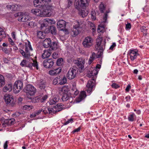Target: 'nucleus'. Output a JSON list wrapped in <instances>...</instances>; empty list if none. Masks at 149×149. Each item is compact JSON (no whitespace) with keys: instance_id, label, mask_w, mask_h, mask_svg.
Listing matches in <instances>:
<instances>
[{"instance_id":"24","label":"nucleus","mask_w":149,"mask_h":149,"mask_svg":"<svg viewBox=\"0 0 149 149\" xmlns=\"http://www.w3.org/2000/svg\"><path fill=\"white\" fill-rule=\"evenodd\" d=\"M12 86L11 84H6L3 89V92H6L7 91H10L12 89Z\"/></svg>"},{"instance_id":"32","label":"nucleus","mask_w":149,"mask_h":149,"mask_svg":"<svg viewBox=\"0 0 149 149\" xmlns=\"http://www.w3.org/2000/svg\"><path fill=\"white\" fill-rule=\"evenodd\" d=\"M59 100L58 97H55L52 99L49 102V104L50 105H53L55 104Z\"/></svg>"},{"instance_id":"60","label":"nucleus","mask_w":149,"mask_h":149,"mask_svg":"<svg viewBox=\"0 0 149 149\" xmlns=\"http://www.w3.org/2000/svg\"><path fill=\"white\" fill-rule=\"evenodd\" d=\"M111 86L112 88H117L119 87V86H118V85L115 83L113 84H112Z\"/></svg>"},{"instance_id":"3","label":"nucleus","mask_w":149,"mask_h":149,"mask_svg":"<svg viewBox=\"0 0 149 149\" xmlns=\"http://www.w3.org/2000/svg\"><path fill=\"white\" fill-rule=\"evenodd\" d=\"M103 39L102 37H99L96 40V44L95 45V48L97 50L100 51V54L97 55V57H100L101 54H102V52L103 50V47L104 45L103 43H102V42Z\"/></svg>"},{"instance_id":"54","label":"nucleus","mask_w":149,"mask_h":149,"mask_svg":"<svg viewBox=\"0 0 149 149\" xmlns=\"http://www.w3.org/2000/svg\"><path fill=\"white\" fill-rule=\"evenodd\" d=\"M95 75V73L93 74V72L92 71H91V72H90V73H88L86 76L87 77L90 78L92 76H94V75Z\"/></svg>"},{"instance_id":"50","label":"nucleus","mask_w":149,"mask_h":149,"mask_svg":"<svg viewBox=\"0 0 149 149\" xmlns=\"http://www.w3.org/2000/svg\"><path fill=\"white\" fill-rule=\"evenodd\" d=\"M44 33H48L50 32V27H49L47 28L46 27L44 29Z\"/></svg>"},{"instance_id":"1","label":"nucleus","mask_w":149,"mask_h":149,"mask_svg":"<svg viewBox=\"0 0 149 149\" xmlns=\"http://www.w3.org/2000/svg\"><path fill=\"white\" fill-rule=\"evenodd\" d=\"M24 92L26 93L27 97L30 99H31V97L29 96L35 95L36 93V90L34 86L30 84L27 85L25 88L24 89Z\"/></svg>"},{"instance_id":"63","label":"nucleus","mask_w":149,"mask_h":149,"mask_svg":"<svg viewBox=\"0 0 149 149\" xmlns=\"http://www.w3.org/2000/svg\"><path fill=\"white\" fill-rule=\"evenodd\" d=\"M11 36L12 38L16 40V33L15 32H12L11 33Z\"/></svg>"},{"instance_id":"30","label":"nucleus","mask_w":149,"mask_h":149,"mask_svg":"<svg viewBox=\"0 0 149 149\" xmlns=\"http://www.w3.org/2000/svg\"><path fill=\"white\" fill-rule=\"evenodd\" d=\"M44 22H47V23L50 24H53L55 23V21L53 19L46 18L44 19Z\"/></svg>"},{"instance_id":"40","label":"nucleus","mask_w":149,"mask_h":149,"mask_svg":"<svg viewBox=\"0 0 149 149\" xmlns=\"http://www.w3.org/2000/svg\"><path fill=\"white\" fill-rule=\"evenodd\" d=\"M69 98V96L67 94H64L62 97V99L63 101H66Z\"/></svg>"},{"instance_id":"38","label":"nucleus","mask_w":149,"mask_h":149,"mask_svg":"<svg viewBox=\"0 0 149 149\" xmlns=\"http://www.w3.org/2000/svg\"><path fill=\"white\" fill-rule=\"evenodd\" d=\"M60 81L58 83V84L61 85H64L66 83L67 81V79L65 77H64L61 80H60Z\"/></svg>"},{"instance_id":"36","label":"nucleus","mask_w":149,"mask_h":149,"mask_svg":"<svg viewBox=\"0 0 149 149\" xmlns=\"http://www.w3.org/2000/svg\"><path fill=\"white\" fill-rule=\"evenodd\" d=\"M31 102L33 103H36L40 101V97L39 96L35 97L33 99H31Z\"/></svg>"},{"instance_id":"41","label":"nucleus","mask_w":149,"mask_h":149,"mask_svg":"<svg viewBox=\"0 0 149 149\" xmlns=\"http://www.w3.org/2000/svg\"><path fill=\"white\" fill-rule=\"evenodd\" d=\"M33 107L32 105H25L23 107L24 109L27 110H30L33 109Z\"/></svg>"},{"instance_id":"25","label":"nucleus","mask_w":149,"mask_h":149,"mask_svg":"<svg viewBox=\"0 0 149 149\" xmlns=\"http://www.w3.org/2000/svg\"><path fill=\"white\" fill-rule=\"evenodd\" d=\"M38 83L39 84V87L41 89H44L45 88V80L40 79L38 81Z\"/></svg>"},{"instance_id":"28","label":"nucleus","mask_w":149,"mask_h":149,"mask_svg":"<svg viewBox=\"0 0 149 149\" xmlns=\"http://www.w3.org/2000/svg\"><path fill=\"white\" fill-rule=\"evenodd\" d=\"M38 37L40 39H43L45 36V33L42 31H38L37 32Z\"/></svg>"},{"instance_id":"46","label":"nucleus","mask_w":149,"mask_h":149,"mask_svg":"<svg viewBox=\"0 0 149 149\" xmlns=\"http://www.w3.org/2000/svg\"><path fill=\"white\" fill-rule=\"evenodd\" d=\"M15 120V119L13 118L8 120H7L8 124L9 125L13 124L14 123Z\"/></svg>"},{"instance_id":"16","label":"nucleus","mask_w":149,"mask_h":149,"mask_svg":"<svg viewBox=\"0 0 149 149\" xmlns=\"http://www.w3.org/2000/svg\"><path fill=\"white\" fill-rule=\"evenodd\" d=\"M80 9H78L79 10V14L82 17H84L88 15V12L87 9H84V8L81 10Z\"/></svg>"},{"instance_id":"58","label":"nucleus","mask_w":149,"mask_h":149,"mask_svg":"<svg viewBox=\"0 0 149 149\" xmlns=\"http://www.w3.org/2000/svg\"><path fill=\"white\" fill-rule=\"evenodd\" d=\"M34 23L32 21H31L30 22H28V25L30 27H33L34 26Z\"/></svg>"},{"instance_id":"37","label":"nucleus","mask_w":149,"mask_h":149,"mask_svg":"<svg viewBox=\"0 0 149 149\" xmlns=\"http://www.w3.org/2000/svg\"><path fill=\"white\" fill-rule=\"evenodd\" d=\"M19 52L25 58H29V55L28 54L26 53L22 49H20Z\"/></svg>"},{"instance_id":"10","label":"nucleus","mask_w":149,"mask_h":149,"mask_svg":"<svg viewBox=\"0 0 149 149\" xmlns=\"http://www.w3.org/2000/svg\"><path fill=\"white\" fill-rule=\"evenodd\" d=\"M95 80L94 79H90L86 85V90L88 93H90L92 92V89L94 86Z\"/></svg>"},{"instance_id":"26","label":"nucleus","mask_w":149,"mask_h":149,"mask_svg":"<svg viewBox=\"0 0 149 149\" xmlns=\"http://www.w3.org/2000/svg\"><path fill=\"white\" fill-rule=\"evenodd\" d=\"M51 49L53 50H56L58 48V45L56 42H51L50 46Z\"/></svg>"},{"instance_id":"33","label":"nucleus","mask_w":149,"mask_h":149,"mask_svg":"<svg viewBox=\"0 0 149 149\" xmlns=\"http://www.w3.org/2000/svg\"><path fill=\"white\" fill-rule=\"evenodd\" d=\"M50 33L54 34H55L56 33V29L55 26H51L50 27Z\"/></svg>"},{"instance_id":"31","label":"nucleus","mask_w":149,"mask_h":149,"mask_svg":"<svg viewBox=\"0 0 149 149\" xmlns=\"http://www.w3.org/2000/svg\"><path fill=\"white\" fill-rule=\"evenodd\" d=\"M20 6L19 5H17V4L14 5H12L11 10H19L20 9Z\"/></svg>"},{"instance_id":"13","label":"nucleus","mask_w":149,"mask_h":149,"mask_svg":"<svg viewBox=\"0 0 149 149\" xmlns=\"http://www.w3.org/2000/svg\"><path fill=\"white\" fill-rule=\"evenodd\" d=\"M57 26L60 28V30L63 31L65 29L66 22L63 20L59 21L57 23Z\"/></svg>"},{"instance_id":"49","label":"nucleus","mask_w":149,"mask_h":149,"mask_svg":"<svg viewBox=\"0 0 149 149\" xmlns=\"http://www.w3.org/2000/svg\"><path fill=\"white\" fill-rule=\"evenodd\" d=\"M61 70L62 69L61 67L58 68L54 69L55 72H56V75L60 73L61 71Z\"/></svg>"},{"instance_id":"17","label":"nucleus","mask_w":149,"mask_h":149,"mask_svg":"<svg viewBox=\"0 0 149 149\" xmlns=\"http://www.w3.org/2000/svg\"><path fill=\"white\" fill-rule=\"evenodd\" d=\"M84 60L81 58H79L75 61V63L77 65L79 68L82 69L84 68L83 65Z\"/></svg>"},{"instance_id":"44","label":"nucleus","mask_w":149,"mask_h":149,"mask_svg":"<svg viewBox=\"0 0 149 149\" xmlns=\"http://www.w3.org/2000/svg\"><path fill=\"white\" fill-rule=\"evenodd\" d=\"M60 79L59 78L56 77L54 79L53 81V83L54 85H57L58 83V81H60Z\"/></svg>"},{"instance_id":"21","label":"nucleus","mask_w":149,"mask_h":149,"mask_svg":"<svg viewBox=\"0 0 149 149\" xmlns=\"http://www.w3.org/2000/svg\"><path fill=\"white\" fill-rule=\"evenodd\" d=\"M63 105L61 103H58L55 106L53 107V108L55 109L54 112L56 113L59 112L62 110Z\"/></svg>"},{"instance_id":"20","label":"nucleus","mask_w":149,"mask_h":149,"mask_svg":"<svg viewBox=\"0 0 149 149\" xmlns=\"http://www.w3.org/2000/svg\"><path fill=\"white\" fill-rule=\"evenodd\" d=\"M86 93L84 91H82L80 93V94L78 97L76 98V101L77 102H81L83 99L86 97Z\"/></svg>"},{"instance_id":"34","label":"nucleus","mask_w":149,"mask_h":149,"mask_svg":"<svg viewBox=\"0 0 149 149\" xmlns=\"http://www.w3.org/2000/svg\"><path fill=\"white\" fill-rule=\"evenodd\" d=\"M95 56V54L94 52H93L92 53V54L89 60L88 63L89 64H91L92 62H93V60L94 59Z\"/></svg>"},{"instance_id":"62","label":"nucleus","mask_w":149,"mask_h":149,"mask_svg":"<svg viewBox=\"0 0 149 149\" xmlns=\"http://www.w3.org/2000/svg\"><path fill=\"white\" fill-rule=\"evenodd\" d=\"M131 27V25L130 23H128L126 25V29H130Z\"/></svg>"},{"instance_id":"35","label":"nucleus","mask_w":149,"mask_h":149,"mask_svg":"<svg viewBox=\"0 0 149 149\" xmlns=\"http://www.w3.org/2000/svg\"><path fill=\"white\" fill-rule=\"evenodd\" d=\"M30 65H31V68H29L30 69H31L32 68V66H33L35 67H36L37 70L38 69V64L37 61H33V63L31 62L30 63Z\"/></svg>"},{"instance_id":"52","label":"nucleus","mask_w":149,"mask_h":149,"mask_svg":"<svg viewBox=\"0 0 149 149\" xmlns=\"http://www.w3.org/2000/svg\"><path fill=\"white\" fill-rule=\"evenodd\" d=\"M2 50L6 54H8L9 53V50L6 48L2 47Z\"/></svg>"},{"instance_id":"8","label":"nucleus","mask_w":149,"mask_h":149,"mask_svg":"<svg viewBox=\"0 0 149 149\" xmlns=\"http://www.w3.org/2000/svg\"><path fill=\"white\" fill-rule=\"evenodd\" d=\"M82 28L81 22H77L73 26L72 32L74 36H76L79 34L80 29Z\"/></svg>"},{"instance_id":"11","label":"nucleus","mask_w":149,"mask_h":149,"mask_svg":"<svg viewBox=\"0 0 149 149\" xmlns=\"http://www.w3.org/2000/svg\"><path fill=\"white\" fill-rule=\"evenodd\" d=\"M23 83L21 81H18L15 82L13 86V89L14 92L18 93L23 88Z\"/></svg>"},{"instance_id":"59","label":"nucleus","mask_w":149,"mask_h":149,"mask_svg":"<svg viewBox=\"0 0 149 149\" xmlns=\"http://www.w3.org/2000/svg\"><path fill=\"white\" fill-rule=\"evenodd\" d=\"M52 57L54 59H56L58 57V54L56 52L54 53L52 55Z\"/></svg>"},{"instance_id":"39","label":"nucleus","mask_w":149,"mask_h":149,"mask_svg":"<svg viewBox=\"0 0 149 149\" xmlns=\"http://www.w3.org/2000/svg\"><path fill=\"white\" fill-rule=\"evenodd\" d=\"M140 30L142 32L144 35L146 36L147 34V29L146 27L144 26H142L140 28Z\"/></svg>"},{"instance_id":"29","label":"nucleus","mask_w":149,"mask_h":149,"mask_svg":"<svg viewBox=\"0 0 149 149\" xmlns=\"http://www.w3.org/2000/svg\"><path fill=\"white\" fill-rule=\"evenodd\" d=\"M5 80L4 77L0 74V87H2L5 84Z\"/></svg>"},{"instance_id":"14","label":"nucleus","mask_w":149,"mask_h":149,"mask_svg":"<svg viewBox=\"0 0 149 149\" xmlns=\"http://www.w3.org/2000/svg\"><path fill=\"white\" fill-rule=\"evenodd\" d=\"M4 99L5 102L8 104L12 105L13 101L12 96L10 95L5 96Z\"/></svg>"},{"instance_id":"5","label":"nucleus","mask_w":149,"mask_h":149,"mask_svg":"<svg viewBox=\"0 0 149 149\" xmlns=\"http://www.w3.org/2000/svg\"><path fill=\"white\" fill-rule=\"evenodd\" d=\"M15 17H18V20L21 22H26L30 19V16L25 14L22 12H19L15 14Z\"/></svg>"},{"instance_id":"53","label":"nucleus","mask_w":149,"mask_h":149,"mask_svg":"<svg viewBox=\"0 0 149 149\" xmlns=\"http://www.w3.org/2000/svg\"><path fill=\"white\" fill-rule=\"evenodd\" d=\"M100 27L102 28H104V26H102L99 25L97 29L98 32L99 33H102L103 32V31L102 30H101Z\"/></svg>"},{"instance_id":"48","label":"nucleus","mask_w":149,"mask_h":149,"mask_svg":"<svg viewBox=\"0 0 149 149\" xmlns=\"http://www.w3.org/2000/svg\"><path fill=\"white\" fill-rule=\"evenodd\" d=\"M47 98V95H45L42 98H40V102H44Z\"/></svg>"},{"instance_id":"45","label":"nucleus","mask_w":149,"mask_h":149,"mask_svg":"<svg viewBox=\"0 0 149 149\" xmlns=\"http://www.w3.org/2000/svg\"><path fill=\"white\" fill-rule=\"evenodd\" d=\"M26 45L27 46V47L29 48V49L31 50H32L33 49L32 48L30 42L29 41H28V42H25V46Z\"/></svg>"},{"instance_id":"64","label":"nucleus","mask_w":149,"mask_h":149,"mask_svg":"<svg viewBox=\"0 0 149 149\" xmlns=\"http://www.w3.org/2000/svg\"><path fill=\"white\" fill-rule=\"evenodd\" d=\"M8 41L10 42V44L12 45H14L15 43L12 40L11 38H9L8 39Z\"/></svg>"},{"instance_id":"51","label":"nucleus","mask_w":149,"mask_h":149,"mask_svg":"<svg viewBox=\"0 0 149 149\" xmlns=\"http://www.w3.org/2000/svg\"><path fill=\"white\" fill-rule=\"evenodd\" d=\"M56 72L54 70H50L49 72V74L51 75H56Z\"/></svg>"},{"instance_id":"27","label":"nucleus","mask_w":149,"mask_h":149,"mask_svg":"<svg viewBox=\"0 0 149 149\" xmlns=\"http://www.w3.org/2000/svg\"><path fill=\"white\" fill-rule=\"evenodd\" d=\"M42 3L41 0H34L33 1L34 5L35 6L37 7L39 5L41 6H43L45 5Z\"/></svg>"},{"instance_id":"2","label":"nucleus","mask_w":149,"mask_h":149,"mask_svg":"<svg viewBox=\"0 0 149 149\" xmlns=\"http://www.w3.org/2000/svg\"><path fill=\"white\" fill-rule=\"evenodd\" d=\"M99 8L101 13H104V15L103 16V22L104 23L106 22L107 19V14L110 12L109 9L107 8L106 5L102 3L100 5Z\"/></svg>"},{"instance_id":"6","label":"nucleus","mask_w":149,"mask_h":149,"mask_svg":"<svg viewBox=\"0 0 149 149\" xmlns=\"http://www.w3.org/2000/svg\"><path fill=\"white\" fill-rule=\"evenodd\" d=\"M89 0H79L75 1L74 5L76 9H80L81 8H85L88 5Z\"/></svg>"},{"instance_id":"23","label":"nucleus","mask_w":149,"mask_h":149,"mask_svg":"<svg viewBox=\"0 0 149 149\" xmlns=\"http://www.w3.org/2000/svg\"><path fill=\"white\" fill-rule=\"evenodd\" d=\"M31 12L37 16L41 17V10L38 9H33L31 10Z\"/></svg>"},{"instance_id":"42","label":"nucleus","mask_w":149,"mask_h":149,"mask_svg":"<svg viewBox=\"0 0 149 149\" xmlns=\"http://www.w3.org/2000/svg\"><path fill=\"white\" fill-rule=\"evenodd\" d=\"M63 59L62 58H58L56 61V64L58 66H60L62 65Z\"/></svg>"},{"instance_id":"15","label":"nucleus","mask_w":149,"mask_h":149,"mask_svg":"<svg viewBox=\"0 0 149 149\" xmlns=\"http://www.w3.org/2000/svg\"><path fill=\"white\" fill-rule=\"evenodd\" d=\"M129 53L130 56V58L132 61H134L136 59L138 55L137 52L135 51L134 50H130L129 52Z\"/></svg>"},{"instance_id":"47","label":"nucleus","mask_w":149,"mask_h":149,"mask_svg":"<svg viewBox=\"0 0 149 149\" xmlns=\"http://www.w3.org/2000/svg\"><path fill=\"white\" fill-rule=\"evenodd\" d=\"M135 115L134 113H133L128 117V119L129 121H134V116Z\"/></svg>"},{"instance_id":"7","label":"nucleus","mask_w":149,"mask_h":149,"mask_svg":"<svg viewBox=\"0 0 149 149\" xmlns=\"http://www.w3.org/2000/svg\"><path fill=\"white\" fill-rule=\"evenodd\" d=\"M93 39L90 36H88L84 39L82 45L84 48H89L93 45Z\"/></svg>"},{"instance_id":"12","label":"nucleus","mask_w":149,"mask_h":149,"mask_svg":"<svg viewBox=\"0 0 149 149\" xmlns=\"http://www.w3.org/2000/svg\"><path fill=\"white\" fill-rule=\"evenodd\" d=\"M54 63V61L52 59H48L45 60L43 62L44 67L46 68L52 67Z\"/></svg>"},{"instance_id":"56","label":"nucleus","mask_w":149,"mask_h":149,"mask_svg":"<svg viewBox=\"0 0 149 149\" xmlns=\"http://www.w3.org/2000/svg\"><path fill=\"white\" fill-rule=\"evenodd\" d=\"M54 108H50L48 109V111L49 112V113H51L52 112H53L54 113H55V112H54L55 110H54Z\"/></svg>"},{"instance_id":"22","label":"nucleus","mask_w":149,"mask_h":149,"mask_svg":"<svg viewBox=\"0 0 149 149\" xmlns=\"http://www.w3.org/2000/svg\"><path fill=\"white\" fill-rule=\"evenodd\" d=\"M30 62L25 59H23L20 63V65L22 67L31 68V66L30 65Z\"/></svg>"},{"instance_id":"4","label":"nucleus","mask_w":149,"mask_h":149,"mask_svg":"<svg viewBox=\"0 0 149 149\" xmlns=\"http://www.w3.org/2000/svg\"><path fill=\"white\" fill-rule=\"evenodd\" d=\"M78 71V69L76 67L71 68L66 74L67 78L70 80L74 79L76 77V73Z\"/></svg>"},{"instance_id":"55","label":"nucleus","mask_w":149,"mask_h":149,"mask_svg":"<svg viewBox=\"0 0 149 149\" xmlns=\"http://www.w3.org/2000/svg\"><path fill=\"white\" fill-rule=\"evenodd\" d=\"M73 120L72 118H70L69 120H68L67 121H66L65 123H64V125H66L68 124H69L70 123H72L73 122Z\"/></svg>"},{"instance_id":"18","label":"nucleus","mask_w":149,"mask_h":149,"mask_svg":"<svg viewBox=\"0 0 149 149\" xmlns=\"http://www.w3.org/2000/svg\"><path fill=\"white\" fill-rule=\"evenodd\" d=\"M51 43V40L50 38H46L43 42V46L45 48H48L50 47Z\"/></svg>"},{"instance_id":"43","label":"nucleus","mask_w":149,"mask_h":149,"mask_svg":"<svg viewBox=\"0 0 149 149\" xmlns=\"http://www.w3.org/2000/svg\"><path fill=\"white\" fill-rule=\"evenodd\" d=\"M91 18L93 20L95 19V10H92L91 12Z\"/></svg>"},{"instance_id":"57","label":"nucleus","mask_w":149,"mask_h":149,"mask_svg":"<svg viewBox=\"0 0 149 149\" xmlns=\"http://www.w3.org/2000/svg\"><path fill=\"white\" fill-rule=\"evenodd\" d=\"M68 3L67 6V7L69 8L72 5V3L73 0H68Z\"/></svg>"},{"instance_id":"9","label":"nucleus","mask_w":149,"mask_h":149,"mask_svg":"<svg viewBox=\"0 0 149 149\" xmlns=\"http://www.w3.org/2000/svg\"><path fill=\"white\" fill-rule=\"evenodd\" d=\"M53 13V9L51 7H47L46 9L41 10V17H50Z\"/></svg>"},{"instance_id":"19","label":"nucleus","mask_w":149,"mask_h":149,"mask_svg":"<svg viewBox=\"0 0 149 149\" xmlns=\"http://www.w3.org/2000/svg\"><path fill=\"white\" fill-rule=\"evenodd\" d=\"M51 52L49 49L45 50L44 53L42 55V57L43 59H45L49 57L51 54Z\"/></svg>"},{"instance_id":"61","label":"nucleus","mask_w":149,"mask_h":149,"mask_svg":"<svg viewBox=\"0 0 149 149\" xmlns=\"http://www.w3.org/2000/svg\"><path fill=\"white\" fill-rule=\"evenodd\" d=\"M116 46V45L115 43L113 42L112 43V44L109 48V49L111 50H113V48Z\"/></svg>"}]
</instances>
